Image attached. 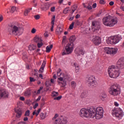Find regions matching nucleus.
Returning <instances> with one entry per match:
<instances>
[{
  "instance_id": "obj_24",
  "label": "nucleus",
  "mask_w": 124,
  "mask_h": 124,
  "mask_svg": "<svg viewBox=\"0 0 124 124\" xmlns=\"http://www.w3.org/2000/svg\"><path fill=\"white\" fill-rule=\"evenodd\" d=\"M73 66L75 67L76 72H78L79 70L80 69V67H79V65L77 64V63H74Z\"/></svg>"
},
{
  "instance_id": "obj_44",
  "label": "nucleus",
  "mask_w": 124,
  "mask_h": 124,
  "mask_svg": "<svg viewBox=\"0 0 124 124\" xmlns=\"http://www.w3.org/2000/svg\"><path fill=\"white\" fill-rule=\"evenodd\" d=\"M46 64V62H45V61H43L41 67H43L44 68V67H45Z\"/></svg>"
},
{
  "instance_id": "obj_50",
  "label": "nucleus",
  "mask_w": 124,
  "mask_h": 124,
  "mask_svg": "<svg viewBox=\"0 0 124 124\" xmlns=\"http://www.w3.org/2000/svg\"><path fill=\"white\" fill-rule=\"evenodd\" d=\"M76 24H77V25H78V26H80V25H81V22H80L79 21V20H76Z\"/></svg>"
},
{
  "instance_id": "obj_9",
  "label": "nucleus",
  "mask_w": 124,
  "mask_h": 124,
  "mask_svg": "<svg viewBox=\"0 0 124 124\" xmlns=\"http://www.w3.org/2000/svg\"><path fill=\"white\" fill-rule=\"evenodd\" d=\"M59 117V114H55L54 117L52 118V121L53 124H67V119L64 118L62 116H60L57 119V118Z\"/></svg>"
},
{
  "instance_id": "obj_15",
  "label": "nucleus",
  "mask_w": 124,
  "mask_h": 124,
  "mask_svg": "<svg viewBox=\"0 0 124 124\" xmlns=\"http://www.w3.org/2000/svg\"><path fill=\"white\" fill-rule=\"evenodd\" d=\"M74 47V45L73 43H68L66 45L65 49L69 54H71V53H72V51H73Z\"/></svg>"
},
{
  "instance_id": "obj_63",
  "label": "nucleus",
  "mask_w": 124,
  "mask_h": 124,
  "mask_svg": "<svg viewBox=\"0 0 124 124\" xmlns=\"http://www.w3.org/2000/svg\"><path fill=\"white\" fill-rule=\"evenodd\" d=\"M79 17H80V15L78 14L76 16V19H78V18H79Z\"/></svg>"
},
{
  "instance_id": "obj_35",
  "label": "nucleus",
  "mask_w": 124,
  "mask_h": 124,
  "mask_svg": "<svg viewBox=\"0 0 124 124\" xmlns=\"http://www.w3.org/2000/svg\"><path fill=\"white\" fill-rule=\"evenodd\" d=\"M57 31H58V32H59V33H61V32H62V28H61V27H59V28H57Z\"/></svg>"
},
{
  "instance_id": "obj_49",
  "label": "nucleus",
  "mask_w": 124,
  "mask_h": 124,
  "mask_svg": "<svg viewBox=\"0 0 124 124\" xmlns=\"http://www.w3.org/2000/svg\"><path fill=\"white\" fill-rule=\"evenodd\" d=\"M66 40V36H63L62 38V42H64Z\"/></svg>"
},
{
  "instance_id": "obj_17",
  "label": "nucleus",
  "mask_w": 124,
  "mask_h": 124,
  "mask_svg": "<svg viewBox=\"0 0 124 124\" xmlns=\"http://www.w3.org/2000/svg\"><path fill=\"white\" fill-rule=\"evenodd\" d=\"M92 41L95 45H99L101 43V39L98 36H95L93 39Z\"/></svg>"
},
{
  "instance_id": "obj_16",
  "label": "nucleus",
  "mask_w": 124,
  "mask_h": 124,
  "mask_svg": "<svg viewBox=\"0 0 124 124\" xmlns=\"http://www.w3.org/2000/svg\"><path fill=\"white\" fill-rule=\"evenodd\" d=\"M92 29L94 30V31H99V29H100V25L98 24V22L96 21H94L92 22Z\"/></svg>"
},
{
  "instance_id": "obj_32",
  "label": "nucleus",
  "mask_w": 124,
  "mask_h": 124,
  "mask_svg": "<svg viewBox=\"0 0 124 124\" xmlns=\"http://www.w3.org/2000/svg\"><path fill=\"white\" fill-rule=\"evenodd\" d=\"M75 24V22H73L70 25L69 29L70 30H73V28H74V24Z\"/></svg>"
},
{
  "instance_id": "obj_57",
  "label": "nucleus",
  "mask_w": 124,
  "mask_h": 124,
  "mask_svg": "<svg viewBox=\"0 0 124 124\" xmlns=\"http://www.w3.org/2000/svg\"><path fill=\"white\" fill-rule=\"evenodd\" d=\"M107 97V95H106V94H103V95H102V98H106Z\"/></svg>"
},
{
  "instance_id": "obj_59",
  "label": "nucleus",
  "mask_w": 124,
  "mask_h": 124,
  "mask_svg": "<svg viewBox=\"0 0 124 124\" xmlns=\"http://www.w3.org/2000/svg\"><path fill=\"white\" fill-rule=\"evenodd\" d=\"M114 105H115V106H116V107H118V106H119V103H118V102H115Z\"/></svg>"
},
{
  "instance_id": "obj_33",
  "label": "nucleus",
  "mask_w": 124,
  "mask_h": 124,
  "mask_svg": "<svg viewBox=\"0 0 124 124\" xmlns=\"http://www.w3.org/2000/svg\"><path fill=\"white\" fill-rule=\"evenodd\" d=\"M15 11H16V7H15V6H13V7L11 8V12L12 13H13L15 12Z\"/></svg>"
},
{
  "instance_id": "obj_38",
  "label": "nucleus",
  "mask_w": 124,
  "mask_h": 124,
  "mask_svg": "<svg viewBox=\"0 0 124 124\" xmlns=\"http://www.w3.org/2000/svg\"><path fill=\"white\" fill-rule=\"evenodd\" d=\"M30 10H31V9H29V10H26L24 12V15L25 16H27V15H28V14L30 12Z\"/></svg>"
},
{
  "instance_id": "obj_39",
  "label": "nucleus",
  "mask_w": 124,
  "mask_h": 124,
  "mask_svg": "<svg viewBox=\"0 0 124 124\" xmlns=\"http://www.w3.org/2000/svg\"><path fill=\"white\" fill-rule=\"evenodd\" d=\"M86 8L89 10H92L93 9V7L90 5V4H88V6L86 7Z\"/></svg>"
},
{
  "instance_id": "obj_20",
  "label": "nucleus",
  "mask_w": 124,
  "mask_h": 124,
  "mask_svg": "<svg viewBox=\"0 0 124 124\" xmlns=\"http://www.w3.org/2000/svg\"><path fill=\"white\" fill-rule=\"evenodd\" d=\"M33 41L34 42H35L36 43H38L39 42H42V39L41 38L37 36V35H36L35 37L33 38Z\"/></svg>"
},
{
  "instance_id": "obj_56",
  "label": "nucleus",
  "mask_w": 124,
  "mask_h": 124,
  "mask_svg": "<svg viewBox=\"0 0 124 124\" xmlns=\"http://www.w3.org/2000/svg\"><path fill=\"white\" fill-rule=\"evenodd\" d=\"M109 4L111 6H112V5H114V1H111L109 2Z\"/></svg>"
},
{
  "instance_id": "obj_34",
  "label": "nucleus",
  "mask_w": 124,
  "mask_h": 124,
  "mask_svg": "<svg viewBox=\"0 0 124 124\" xmlns=\"http://www.w3.org/2000/svg\"><path fill=\"white\" fill-rule=\"evenodd\" d=\"M62 96H59L58 97L54 98V100H61V99H62Z\"/></svg>"
},
{
  "instance_id": "obj_43",
  "label": "nucleus",
  "mask_w": 124,
  "mask_h": 124,
  "mask_svg": "<svg viewBox=\"0 0 124 124\" xmlns=\"http://www.w3.org/2000/svg\"><path fill=\"white\" fill-rule=\"evenodd\" d=\"M25 116H30V110H28L25 113Z\"/></svg>"
},
{
  "instance_id": "obj_2",
  "label": "nucleus",
  "mask_w": 124,
  "mask_h": 124,
  "mask_svg": "<svg viewBox=\"0 0 124 124\" xmlns=\"http://www.w3.org/2000/svg\"><path fill=\"white\" fill-rule=\"evenodd\" d=\"M108 72L109 77L114 79L119 77L121 74V71L118 67L114 65L108 67Z\"/></svg>"
},
{
  "instance_id": "obj_22",
  "label": "nucleus",
  "mask_w": 124,
  "mask_h": 124,
  "mask_svg": "<svg viewBox=\"0 0 124 124\" xmlns=\"http://www.w3.org/2000/svg\"><path fill=\"white\" fill-rule=\"evenodd\" d=\"M53 48V45H51L49 46H47L46 47V53H50L51 52V49Z\"/></svg>"
},
{
  "instance_id": "obj_4",
  "label": "nucleus",
  "mask_w": 124,
  "mask_h": 124,
  "mask_svg": "<svg viewBox=\"0 0 124 124\" xmlns=\"http://www.w3.org/2000/svg\"><path fill=\"white\" fill-rule=\"evenodd\" d=\"M94 111L93 107H91L89 108H83L79 111V116L82 118H93V112Z\"/></svg>"
},
{
  "instance_id": "obj_41",
  "label": "nucleus",
  "mask_w": 124,
  "mask_h": 124,
  "mask_svg": "<svg viewBox=\"0 0 124 124\" xmlns=\"http://www.w3.org/2000/svg\"><path fill=\"white\" fill-rule=\"evenodd\" d=\"M71 86L73 87V88H75L76 87V83L74 81H72L71 82Z\"/></svg>"
},
{
  "instance_id": "obj_55",
  "label": "nucleus",
  "mask_w": 124,
  "mask_h": 124,
  "mask_svg": "<svg viewBox=\"0 0 124 124\" xmlns=\"http://www.w3.org/2000/svg\"><path fill=\"white\" fill-rule=\"evenodd\" d=\"M40 89H39L37 91V92L36 93V91H35L34 93H36V94H39V93H40Z\"/></svg>"
},
{
  "instance_id": "obj_58",
  "label": "nucleus",
  "mask_w": 124,
  "mask_h": 124,
  "mask_svg": "<svg viewBox=\"0 0 124 124\" xmlns=\"http://www.w3.org/2000/svg\"><path fill=\"white\" fill-rule=\"evenodd\" d=\"M39 77L40 78H41V79H43V75H42V74H40L39 75Z\"/></svg>"
},
{
  "instance_id": "obj_51",
  "label": "nucleus",
  "mask_w": 124,
  "mask_h": 124,
  "mask_svg": "<svg viewBox=\"0 0 124 124\" xmlns=\"http://www.w3.org/2000/svg\"><path fill=\"white\" fill-rule=\"evenodd\" d=\"M19 99H20V100H22V101H24L25 97H24L23 96H21L19 97Z\"/></svg>"
},
{
  "instance_id": "obj_29",
  "label": "nucleus",
  "mask_w": 124,
  "mask_h": 124,
  "mask_svg": "<svg viewBox=\"0 0 124 124\" xmlns=\"http://www.w3.org/2000/svg\"><path fill=\"white\" fill-rule=\"evenodd\" d=\"M55 19H56V16H54L52 18L51 26H54V25H55Z\"/></svg>"
},
{
  "instance_id": "obj_28",
  "label": "nucleus",
  "mask_w": 124,
  "mask_h": 124,
  "mask_svg": "<svg viewBox=\"0 0 124 124\" xmlns=\"http://www.w3.org/2000/svg\"><path fill=\"white\" fill-rule=\"evenodd\" d=\"M69 10V7H66L64 9L63 11V13H64V14H67V13H68Z\"/></svg>"
},
{
  "instance_id": "obj_11",
  "label": "nucleus",
  "mask_w": 124,
  "mask_h": 124,
  "mask_svg": "<svg viewBox=\"0 0 124 124\" xmlns=\"http://www.w3.org/2000/svg\"><path fill=\"white\" fill-rule=\"evenodd\" d=\"M87 83L91 88H96L97 87V82L95 80V78L93 76L89 77L87 80Z\"/></svg>"
},
{
  "instance_id": "obj_10",
  "label": "nucleus",
  "mask_w": 124,
  "mask_h": 124,
  "mask_svg": "<svg viewBox=\"0 0 124 124\" xmlns=\"http://www.w3.org/2000/svg\"><path fill=\"white\" fill-rule=\"evenodd\" d=\"M112 115L113 117H116L118 120H122V118L124 117V111L121 108H114L112 110Z\"/></svg>"
},
{
  "instance_id": "obj_62",
  "label": "nucleus",
  "mask_w": 124,
  "mask_h": 124,
  "mask_svg": "<svg viewBox=\"0 0 124 124\" xmlns=\"http://www.w3.org/2000/svg\"><path fill=\"white\" fill-rule=\"evenodd\" d=\"M61 71H62V69H61L60 68H59L58 69V70L57 71V74H59V73H60L61 72Z\"/></svg>"
},
{
  "instance_id": "obj_23",
  "label": "nucleus",
  "mask_w": 124,
  "mask_h": 124,
  "mask_svg": "<svg viewBox=\"0 0 124 124\" xmlns=\"http://www.w3.org/2000/svg\"><path fill=\"white\" fill-rule=\"evenodd\" d=\"M31 90H27L26 91H25L24 93L25 96H27V97H29V96H31Z\"/></svg>"
},
{
  "instance_id": "obj_60",
  "label": "nucleus",
  "mask_w": 124,
  "mask_h": 124,
  "mask_svg": "<svg viewBox=\"0 0 124 124\" xmlns=\"http://www.w3.org/2000/svg\"><path fill=\"white\" fill-rule=\"evenodd\" d=\"M3 20V17H2V16L0 15V22H1Z\"/></svg>"
},
{
  "instance_id": "obj_53",
  "label": "nucleus",
  "mask_w": 124,
  "mask_h": 124,
  "mask_svg": "<svg viewBox=\"0 0 124 124\" xmlns=\"http://www.w3.org/2000/svg\"><path fill=\"white\" fill-rule=\"evenodd\" d=\"M38 106V103H36L34 106H33V109H35L36 107Z\"/></svg>"
},
{
  "instance_id": "obj_64",
  "label": "nucleus",
  "mask_w": 124,
  "mask_h": 124,
  "mask_svg": "<svg viewBox=\"0 0 124 124\" xmlns=\"http://www.w3.org/2000/svg\"><path fill=\"white\" fill-rule=\"evenodd\" d=\"M120 9H121V10H123V11H124V7L123 6H120Z\"/></svg>"
},
{
  "instance_id": "obj_14",
  "label": "nucleus",
  "mask_w": 124,
  "mask_h": 124,
  "mask_svg": "<svg viewBox=\"0 0 124 124\" xmlns=\"http://www.w3.org/2000/svg\"><path fill=\"white\" fill-rule=\"evenodd\" d=\"M118 69H124V58H121L117 62V66Z\"/></svg>"
},
{
  "instance_id": "obj_5",
  "label": "nucleus",
  "mask_w": 124,
  "mask_h": 124,
  "mask_svg": "<svg viewBox=\"0 0 124 124\" xmlns=\"http://www.w3.org/2000/svg\"><path fill=\"white\" fill-rule=\"evenodd\" d=\"M109 93L110 95L117 96L121 93V86L118 83H114L111 85L109 88Z\"/></svg>"
},
{
  "instance_id": "obj_47",
  "label": "nucleus",
  "mask_w": 124,
  "mask_h": 124,
  "mask_svg": "<svg viewBox=\"0 0 124 124\" xmlns=\"http://www.w3.org/2000/svg\"><path fill=\"white\" fill-rule=\"evenodd\" d=\"M55 9H56V7H52L50 9V11H51V12H55Z\"/></svg>"
},
{
  "instance_id": "obj_8",
  "label": "nucleus",
  "mask_w": 124,
  "mask_h": 124,
  "mask_svg": "<svg viewBox=\"0 0 124 124\" xmlns=\"http://www.w3.org/2000/svg\"><path fill=\"white\" fill-rule=\"evenodd\" d=\"M59 117V114H55L54 117L52 118V121L53 124H67V119L64 118L62 116H60L57 119V118Z\"/></svg>"
},
{
  "instance_id": "obj_36",
  "label": "nucleus",
  "mask_w": 124,
  "mask_h": 124,
  "mask_svg": "<svg viewBox=\"0 0 124 124\" xmlns=\"http://www.w3.org/2000/svg\"><path fill=\"white\" fill-rule=\"evenodd\" d=\"M34 18H35V20H39L40 19V16L37 15L34 16Z\"/></svg>"
},
{
  "instance_id": "obj_19",
  "label": "nucleus",
  "mask_w": 124,
  "mask_h": 124,
  "mask_svg": "<svg viewBox=\"0 0 124 124\" xmlns=\"http://www.w3.org/2000/svg\"><path fill=\"white\" fill-rule=\"evenodd\" d=\"M15 112L16 113V118H21L22 116V110H21V108L19 109H16Z\"/></svg>"
},
{
  "instance_id": "obj_27",
  "label": "nucleus",
  "mask_w": 124,
  "mask_h": 124,
  "mask_svg": "<svg viewBox=\"0 0 124 124\" xmlns=\"http://www.w3.org/2000/svg\"><path fill=\"white\" fill-rule=\"evenodd\" d=\"M59 95V93L57 92L53 91L52 93V96L55 97V96H58Z\"/></svg>"
},
{
  "instance_id": "obj_40",
  "label": "nucleus",
  "mask_w": 124,
  "mask_h": 124,
  "mask_svg": "<svg viewBox=\"0 0 124 124\" xmlns=\"http://www.w3.org/2000/svg\"><path fill=\"white\" fill-rule=\"evenodd\" d=\"M65 55H69V53L67 52V51H65V50H64L63 52H62V56H65Z\"/></svg>"
},
{
  "instance_id": "obj_12",
  "label": "nucleus",
  "mask_w": 124,
  "mask_h": 124,
  "mask_svg": "<svg viewBox=\"0 0 124 124\" xmlns=\"http://www.w3.org/2000/svg\"><path fill=\"white\" fill-rule=\"evenodd\" d=\"M105 53L108 54L114 55L117 54L118 52V48H109V47H105Z\"/></svg>"
},
{
  "instance_id": "obj_48",
  "label": "nucleus",
  "mask_w": 124,
  "mask_h": 124,
  "mask_svg": "<svg viewBox=\"0 0 124 124\" xmlns=\"http://www.w3.org/2000/svg\"><path fill=\"white\" fill-rule=\"evenodd\" d=\"M44 35L45 37H48L49 36V33L47 32H46L44 33Z\"/></svg>"
},
{
  "instance_id": "obj_46",
  "label": "nucleus",
  "mask_w": 124,
  "mask_h": 124,
  "mask_svg": "<svg viewBox=\"0 0 124 124\" xmlns=\"http://www.w3.org/2000/svg\"><path fill=\"white\" fill-rule=\"evenodd\" d=\"M100 4H105L106 2L104 0H100L99 1Z\"/></svg>"
},
{
  "instance_id": "obj_6",
  "label": "nucleus",
  "mask_w": 124,
  "mask_h": 124,
  "mask_svg": "<svg viewBox=\"0 0 124 124\" xmlns=\"http://www.w3.org/2000/svg\"><path fill=\"white\" fill-rule=\"evenodd\" d=\"M94 111L92 112V119H93L94 117L96 120H99V119H102L103 118V108L101 107L94 108L93 107Z\"/></svg>"
},
{
  "instance_id": "obj_1",
  "label": "nucleus",
  "mask_w": 124,
  "mask_h": 124,
  "mask_svg": "<svg viewBox=\"0 0 124 124\" xmlns=\"http://www.w3.org/2000/svg\"><path fill=\"white\" fill-rule=\"evenodd\" d=\"M8 31L11 34L21 35L24 32V28L21 27L20 24L16 23L10 24L8 27Z\"/></svg>"
},
{
  "instance_id": "obj_26",
  "label": "nucleus",
  "mask_w": 124,
  "mask_h": 124,
  "mask_svg": "<svg viewBox=\"0 0 124 124\" xmlns=\"http://www.w3.org/2000/svg\"><path fill=\"white\" fill-rule=\"evenodd\" d=\"M40 118L42 120H44L46 118V114H44L43 112L41 113Z\"/></svg>"
},
{
  "instance_id": "obj_31",
  "label": "nucleus",
  "mask_w": 124,
  "mask_h": 124,
  "mask_svg": "<svg viewBox=\"0 0 124 124\" xmlns=\"http://www.w3.org/2000/svg\"><path fill=\"white\" fill-rule=\"evenodd\" d=\"M38 48H41L43 46V43L42 42L37 43Z\"/></svg>"
},
{
  "instance_id": "obj_21",
  "label": "nucleus",
  "mask_w": 124,
  "mask_h": 124,
  "mask_svg": "<svg viewBox=\"0 0 124 124\" xmlns=\"http://www.w3.org/2000/svg\"><path fill=\"white\" fill-rule=\"evenodd\" d=\"M76 36L75 35H72L69 37V40L70 43H73L76 40Z\"/></svg>"
},
{
  "instance_id": "obj_54",
  "label": "nucleus",
  "mask_w": 124,
  "mask_h": 124,
  "mask_svg": "<svg viewBox=\"0 0 124 124\" xmlns=\"http://www.w3.org/2000/svg\"><path fill=\"white\" fill-rule=\"evenodd\" d=\"M58 79L59 81H61V82H62L63 81V78H62V77L58 78Z\"/></svg>"
},
{
  "instance_id": "obj_61",
  "label": "nucleus",
  "mask_w": 124,
  "mask_h": 124,
  "mask_svg": "<svg viewBox=\"0 0 124 124\" xmlns=\"http://www.w3.org/2000/svg\"><path fill=\"white\" fill-rule=\"evenodd\" d=\"M41 99V96H39L38 98L36 99V101H39Z\"/></svg>"
},
{
  "instance_id": "obj_42",
  "label": "nucleus",
  "mask_w": 124,
  "mask_h": 124,
  "mask_svg": "<svg viewBox=\"0 0 124 124\" xmlns=\"http://www.w3.org/2000/svg\"><path fill=\"white\" fill-rule=\"evenodd\" d=\"M41 110V108H39L37 111L36 112V117H37L38 116V114L39 113H40V110Z\"/></svg>"
},
{
  "instance_id": "obj_30",
  "label": "nucleus",
  "mask_w": 124,
  "mask_h": 124,
  "mask_svg": "<svg viewBox=\"0 0 124 124\" xmlns=\"http://www.w3.org/2000/svg\"><path fill=\"white\" fill-rule=\"evenodd\" d=\"M46 87H49V86H52V84H51V82L50 81H47L45 83Z\"/></svg>"
},
{
  "instance_id": "obj_45",
  "label": "nucleus",
  "mask_w": 124,
  "mask_h": 124,
  "mask_svg": "<svg viewBox=\"0 0 124 124\" xmlns=\"http://www.w3.org/2000/svg\"><path fill=\"white\" fill-rule=\"evenodd\" d=\"M36 32V29L35 28H32L31 30V33H35Z\"/></svg>"
},
{
  "instance_id": "obj_7",
  "label": "nucleus",
  "mask_w": 124,
  "mask_h": 124,
  "mask_svg": "<svg viewBox=\"0 0 124 124\" xmlns=\"http://www.w3.org/2000/svg\"><path fill=\"white\" fill-rule=\"evenodd\" d=\"M122 40V36L118 34L115 36H112L109 37L106 40V43L107 44H117L119 43L120 41Z\"/></svg>"
},
{
  "instance_id": "obj_3",
  "label": "nucleus",
  "mask_w": 124,
  "mask_h": 124,
  "mask_svg": "<svg viewBox=\"0 0 124 124\" xmlns=\"http://www.w3.org/2000/svg\"><path fill=\"white\" fill-rule=\"evenodd\" d=\"M103 23L107 27H114L115 25L118 24V20L117 19L113 18V16H108L103 18Z\"/></svg>"
},
{
  "instance_id": "obj_18",
  "label": "nucleus",
  "mask_w": 124,
  "mask_h": 124,
  "mask_svg": "<svg viewBox=\"0 0 124 124\" xmlns=\"http://www.w3.org/2000/svg\"><path fill=\"white\" fill-rule=\"evenodd\" d=\"M75 53L77 54V56H81V55H83L85 54V51L82 48H77L75 50Z\"/></svg>"
},
{
  "instance_id": "obj_37",
  "label": "nucleus",
  "mask_w": 124,
  "mask_h": 124,
  "mask_svg": "<svg viewBox=\"0 0 124 124\" xmlns=\"http://www.w3.org/2000/svg\"><path fill=\"white\" fill-rule=\"evenodd\" d=\"M44 71V68L41 67L39 70V73H43V72Z\"/></svg>"
},
{
  "instance_id": "obj_13",
  "label": "nucleus",
  "mask_w": 124,
  "mask_h": 124,
  "mask_svg": "<svg viewBox=\"0 0 124 124\" xmlns=\"http://www.w3.org/2000/svg\"><path fill=\"white\" fill-rule=\"evenodd\" d=\"M8 96H9L8 92L3 89H0V99L8 98Z\"/></svg>"
},
{
  "instance_id": "obj_52",
  "label": "nucleus",
  "mask_w": 124,
  "mask_h": 124,
  "mask_svg": "<svg viewBox=\"0 0 124 124\" xmlns=\"http://www.w3.org/2000/svg\"><path fill=\"white\" fill-rule=\"evenodd\" d=\"M96 3H94L92 5L93 8H95L96 7Z\"/></svg>"
},
{
  "instance_id": "obj_25",
  "label": "nucleus",
  "mask_w": 124,
  "mask_h": 124,
  "mask_svg": "<svg viewBox=\"0 0 124 124\" xmlns=\"http://www.w3.org/2000/svg\"><path fill=\"white\" fill-rule=\"evenodd\" d=\"M58 83H59V84H62L63 87H65L66 86V81L64 80H63L62 82L58 81Z\"/></svg>"
}]
</instances>
